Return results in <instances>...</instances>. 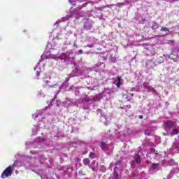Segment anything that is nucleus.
<instances>
[{"instance_id":"nucleus-25","label":"nucleus","mask_w":179,"mask_h":179,"mask_svg":"<svg viewBox=\"0 0 179 179\" xmlns=\"http://www.w3.org/2000/svg\"><path fill=\"white\" fill-rule=\"evenodd\" d=\"M164 136H167L169 135L167 133H163Z\"/></svg>"},{"instance_id":"nucleus-12","label":"nucleus","mask_w":179,"mask_h":179,"mask_svg":"<svg viewBox=\"0 0 179 179\" xmlns=\"http://www.w3.org/2000/svg\"><path fill=\"white\" fill-rule=\"evenodd\" d=\"M161 31H170V29H169V28H167L166 27H162L161 28Z\"/></svg>"},{"instance_id":"nucleus-4","label":"nucleus","mask_w":179,"mask_h":179,"mask_svg":"<svg viewBox=\"0 0 179 179\" xmlns=\"http://www.w3.org/2000/svg\"><path fill=\"white\" fill-rule=\"evenodd\" d=\"M89 157L92 160H93V159H97V154L96 152H91L89 154Z\"/></svg>"},{"instance_id":"nucleus-21","label":"nucleus","mask_w":179,"mask_h":179,"mask_svg":"<svg viewBox=\"0 0 179 179\" xmlns=\"http://www.w3.org/2000/svg\"><path fill=\"white\" fill-rule=\"evenodd\" d=\"M59 23H61V21L58 20V21H57V22H55V24H59Z\"/></svg>"},{"instance_id":"nucleus-22","label":"nucleus","mask_w":179,"mask_h":179,"mask_svg":"<svg viewBox=\"0 0 179 179\" xmlns=\"http://www.w3.org/2000/svg\"><path fill=\"white\" fill-rule=\"evenodd\" d=\"M138 118H140V120H143V115H139Z\"/></svg>"},{"instance_id":"nucleus-11","label":"nucleus","mask_w":179,"mask_h":179,"mask_svg":"<svg viewBox=\"0 0 179 179\" xmlns=\"http://www.w3.org/2000/svg\"><path fill=\"white\" fill-rule=\"evenodd\" d=\"M179 130L178 129H173L171 131V135H177L178 134Z\"/></svg>"},{"instance_id":"nucleus-16","label":"nucleus","mask_w":179,"mask_h":179,"mask_svg":"<svg viewBox=\"0 0 179 179\" xmlns=\"http://www.w3.org/2000/svg\"><path fill=\"white\" fill-rule=\"evenodd\" d=\"M124 3H119L117 4V6H118V8H122V6H124Z\"/></svg>"},{"instance_id":"nucleus-23","label":"nucleus","mask_w":179,"mask_h":179,"mask_svg":"<svg viewBox=\"0 0 179 179\" xmlns=\"http://www.w3.org/2000/svg\"><path fill=\"white\" fill-rule=\"evenodd\" d=\"M127 108H132V106H131V105H127Z\"/></svg>"},{"instance_id":"nucleus-8","label":"nucleus","mask_w":179,"mask_h":179,"mask_svg":"<svg viewBox=\"0 0 179 179\" xmlns=\"http://www.w3.org/2000/svg\"><path fill=\"white\" fill-rule=\"evenodd\" d=\"M135 160L136 162V163H141V162H142V160L141 159V156L139 155V154H136V157H135Z\"/></svg>"},{"instance_id":"nucleus-15","label":"nucleus","mask_w":179,"mask_h":179,"mask_svg":"<svg viewBox=\"0 0 179 179\" xmlns=\"http://www.w3.org/2000/svg\"><path fill=\"white\" fill-rule=\"evenodd\" d=\"M96 113H97V114H101V115H102V114H103V110H101V109H100V108H98V109L96 110Z\"/></svg>"},{"instance_id":"nucleus-14","label":"nucleus","mask_w":179,"mask_h":179,"mask_svg":"<svg viewBox=\"0 0 179 179\" xmlns=\"http://www.w3.org/2000/svg\"><path fill=\"white\" fill-rule=\"evenodd\" d=\"M83 101H85L86 103L89 101H92V99H89L87 96L84 97Z\"/></svg>"},{"instance_id":"nucleus-13","label":"nucleus","mask_w":179,"mask_h":179,"mask_svg":"<svg viewBox=\"0 0 179 179\" xmlns=\"http://www.w3.org/2000/svg\"><path fill=\"white\" fill-rule=\"evenodd\" d=\"M152 167L153 170H156L159 167V164H152Z\"/></svg>"},{"instance_id":"nucleus-19","label":"nucleus","mask_w":179,"mask_h":179,"mask_svg":"<svg viewBox=\"0 0 179 179\" xmlns=\"http://www.w3.org/2000/svg\"><path fill=\"white\" fill-rule=\"evenodd\" d=\"M150 152H152V153H155V152H156V149H155V148H151V149H150Z\"/></svg>"},{"instance_id":"nucleus-18","label":"nucleus","mask_w":179,"mask_h":179,"mask_svg":"<svg viewBox=\"0 0 179 179\" xmlns=\"http://www.w3.org/2000/svg\"><path fill=\"white\" fill-rule=\"evenodd\" d=\"M173 146H174L175 149H178V148H179V145L176 144V143H174Z\"/></svg>"},{"instance_id":"nucleus-1","label":"nucleus","mask_w":179,"mask_h":179,"mask_svg":"<svg viewBox=\"0 0 179 179\" xmlns=\"http://www.w3.org/2000/svg\"><path fill=\"white\" fill-rule=\"evenodd\" d=\"M12 173H13V169H12V166H9L3 171L1 178H6L7 177L12 176Z\"/></svg>"},{"instance_id":"nucleus-17","label":"nucleus","mask_w":179,"mask_h":179,"mask_svg":"<svg viewBox=\"0 0 179 179\" xmlns=\"http://www.w3.org/2000/svg\"><path fill=\"white\" fill-rule=\"evenodd\" d=\"M114 179H118V173H117L116 172L114 173Z\"/></svg>"},{"instance_id":"nucleus-10","label":"nucleus","mask_w":179,"mask_h":179,"mask_svg":"<svg viewBox=\"0 0 179 179\" xmlns=\"http://www.w3.org/2000/svg\"><path fill=\"white\" fill-rule=\"evenodd\" d=\"M144 134L146 136H152V130H145Z\"/></svg>"},{"instance_id":"nucleus-2","label":"nucleus","mask_w":179,"mask_h":179,"mask_svg":"<svg viewBox=\"0 0 179 179\" xmlns=\"http://www.w3.org/2000/svg\"><path fill=\"white\" fill-rule=\"evenodd\" d=\"M164 127H165V128H176L177 124H176V122L173 120H169L164 123Z\"/></svg>"},{"instance_id":"nucleus-24","label":"nucleus","mask_w":179,"mask_h":179,"mask_svg":"<svg viewBox=\"0 0 179 179\" xmlns=\"http://www.w3.org/2000/svg\"><path fill=\"white\" fill-rule=\"evenodd\" d=\"M69 3H73V0H69Z\"/></svg>"},{"instance_id":"nucleus-28","label":"nucleus","mask_w":179,"mask_h":179,"mask_svg":"<svg viewBox=\"0 0 179 179\" xmlns=\"http://www.w3.org/2000/svg\"><path fill=\"white\" fill-rule=\"evenodd\" d=\"M115 169H117V166H115L114 169L115 170Z\"/></svg>"},{"instance_id":"nucleus-20","label":"nucleus","mask_w":179,"mask_h":179,"mask_svg":"<svg viewBox=\"0 0 179 179\" xmlns=\"http://www.w3.org/2000/svg\"><path fill=\"white\" fill-rule=\"evenodd\" d=\"M78 54H83V50H78Z\"/></svg>"},{"instance_id":"nucleus-6","label":"nucleus","mask_w":179,"mask_h":179,"mask_svg":"<svg viewBox=\"0 0 179 179\" xmlns=\"http://www.w3.org/2000/svg\"><path fill=\"white\" fill-rule=\"evenodd\" d=\"M84 29H85V30H90V29H92V25L89 24V22H85L84 24Z\"/></svg>"},{"instance_id":"nucleus-5","label":"nucleus","mask_w":179,"mask_h":179,"mask_svg":"<svg viewBox=\"0 0 179 179\" xmlns=\"http://www.w3.org/2000/svg\"><path fill=\"white\" fill-rule=\"evenodd\" d=\"M159 27V25L157 24V22L153 21L152 22V25L151 26V29L152 30H156Z\"/></svg>"},{"instance_id":"nucleus-9","label":"nucleus","mask_w":179,"mask_h":179,"mask_svg":"<svg viewBox=\"0 0 179 179\" xmlns=\"http://www.w3.org/2000/svg\"><path fill=\"white\" fill-rule=\"evenodd\" d=\"M121 78L118 77L117 78V83H116V86L117 89H120L121 87Z\"/></svg>"},{"instance_id":"nucleus-29","label":"nucleus","mask_w":179,"mask_h":179,"mask_svg":"<svg viewBox=\"0 0 179 179\" xmlns=\"http://www.w3.org/2000/svg\"><path fill=\"white\" fill-rule=\"evenodd\" d=\"M131 96H134V94H131Z\"/></svg>"},{"instance_id":"nucleus-27","label":"nucleus","mask_w":179,"mask_h":179,"mask_svg":"<svg viewBox=\"0 0 179 179\" xmlns=\"http://www.w3.org/2000/svg\"><path fill=\"white\" fill-rule=\"evenodd\" d=\"M121 110H124V107L120 106Z\"/></svg>"},{"instance_id":"nucleus-7","label":"nucleus","mask_w":179,"mask_h":179,"mask_svg":"<svg viewBox=\"0 0 179 179\" xmlns=\"http://www.w3.org/2000/svg\"><path fill=\"white\" fill-rule=\"evenodd\" d=\"M83 163L85 166H89L90 164V159H89V158H85L83 159Z\"/></svg>"},{"instance_id":"nucleus-3","label":"nucleus","mask_w":179,"mask_h":179,"mask_svg":"<svg viewBox=\"0 0 179 179\" xmlns=\"http://www.w3.org/2000/svg\"><path fill=\"white\" fill-rule=\"evenodd\" d=\"M100 148L101 149H102L104 152H106V150H108V144H107L106 142L102 141L101 142L100 144Z\"/></svg>"},{"instance_id":"nucleus-26","label":"nucleus","mask_w":179,"mask_h":179,"mask_svg":"<svg viewBox=\"0 0 179 179\" xmlns=\"http://www.w3.org/2000/svg\"><path fill=\"white\" fill-rule=\"evenodd\" d=\"M79 174H81L82 176H85V174H83L82 171H79Z\"/></svg>"},{"instance_id":"nucleus-30","label":"nucleus","mask_w":179,"mask_h":179,"mask_svg":"<svg viewBox=\"0 0 179 179\" xmlns=\"http://www.w3.org/2000/svg\"><path fill=\"white\" fill-rule=\"evenodd\" d=\"M178 150H179V147H178Z\"/></svg>"},{"instance_id":"nucleus-31","label":"nucleus","mask_w":179,"mask_h":179,"mask_svg":"<svg viewBox=\"0 0 179 179\" xmlns=\"http://www.w3.org/2000/svg\"><path fill=\"white\" fill-rule=\"evenodd\" d=\"M85 1H89V0H85Z\"/></svg>"}]
</instances>
